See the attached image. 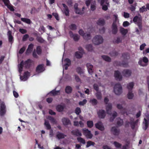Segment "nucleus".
Returning <instances> with one entry per match:
<instances>
[{
	"label": "nucleus",
	"mask_w": 149,
	"mask_h": 149,
	"mask_svg": "<svg viewBox=\"0 0 149 149\" xmlns=\"http://www.w3.org/2000/svg\"><path fill=\"white\" fill-rule=\"evenodd\" d=\"M30 76V73L28 71L25 72L23 76H21L20 79L24 81L26 80Z\"/></svg>",
	"instance_id": "obj_14"
},
{
	"label": "nucleus",
	"mask_w": 149,
	"mask_h": 149,
	"mask_svg": "<svg viewBox=\"0 0 149 149\" xmlns=\"http://www.w3.org/2000/svg\"><path fill=\"white\" fill-rule=\"evenodd\" d=\"M120 31L121 34L124 36L128 32L127 29H125L122 27H120Z\"/></svg>",
	"instance_id": "obj_28"
},
{
	"label": "nucleus",
	"mask_w": 149,
	"mask_h": 149,
	"mask_svg": "<svg viewBox=\"0 0 149 149\" xmlns=\"http://www.w3.org/2000/svg\"><path fill=\"white\" fill-rule=\"evenodd\" d=\"M95 126L96 128L101 131H103L104 130V127L103 123L101 121H99L95 124Z\"/></svg>",
	"instance_id": "obj_9"
},
{
	"label": "nucleus",
	"mask_w": 149,
	"mask_h": 149,
	"mask_svg": "<svg viewBox=\"0 0 149 149\" xmlns=\"http://www.w3.org/2000/svg\"><path fill=\"white\" fill-rule=\"evenodd\" d=\"M62 121L64 125H68L69 124H70V120L68 118H63L62 119Z\"/></svg>",
	"instance_id": "obj_21"
},
{
	"label": "nucleus",
	"mask_w": 149,
	"mask_h": 149,
	"mask_svg": "<svg viewBox=\"0 0 149 149\" xmlns=\"http://www.w3.org/2000/svg\"><path fill=\"white\" fill-rule=\"evenodd\" d=\"M95 144V143L94 142L90 141H88L87 142V145L86 146V147L87 148L91 146H94Z\"/></svg>",
	"instance_id": "obj_43"
},
{
	"label": "nucleus",
	"mask_w": 149,
	"mask_h": 149,
	"mask_svg": "<svg viewBox=\"0 0 149 149\" xmlns=\"http://www.w3.org/2000/svg\"><path fill=\"white\" fill-rule=\"evenodd\" d=\"M134 96L133 94L132 93V91L129 90L127 94V97L129 99H132Z\"/></svg>",
	"instance_id": "obj_45"
},
{
	"label": "nucleus",
	"mask_w": 149,
	"mask_h": 149,
	"mask_svg": "<svg viewBox=\"0 0 149 149\" xmlns=\"http://www.w3.org/2000/svg\"><path fill=\"white\" fill-rule=\"evenodd\" d=\"M98 117L100 119H104L106 116L105 111L102 109L99 110L97 113Z\"/></svg>",
	"instance_id": "obj_5"
},
{
	"label": "nucleus",
	"mask_w": 149,
	"mask_h": 149,
	"mask_svg": "<svg viewBox=\"0 0 149 149\" xmlns=\"http://www.w3.org/2000/svg\"><path fill=\"white\" fill-rule=\"evenodd\" d=\"M142 61L145 64H148V58L145 56H144L143 58Z\"/></svg>",
	"instance_id": "obj_64"
},
{
	"label": "nucleus",
	"mask_w": 149,
	"mask_h": 149,
	"mask_svg": "<svg viewBox=\"0 0 149 149\" xmlns=\"http://www.w3.org/2000/svg\"><path fill=\"white\" fill-rule=\"evenodd\" d=\"M44 66L43 64H40L38 65L36 68V72L38 73H41L44 71L45 70Z\"/></svg>",
	"instance_id": "obj_13"
},
{
	"label": "nucleus",
	"mask_w": 149,
	"mask_h": 149,
	"mask_svg": "<svg viewBox=\"0 0 149 149\" xmlns=\"http://www.w3.org/2000/svg\"><path fill=\"white\" fill-rule=\"evenodd\" d=\"M111 131L114 136L118 135L120 132V130L117 129V127L115 126L111 127Z\"/></svg>",
	"instance_id": "obj_8"
},
{
	"label": "nucleus",
	"mask_w": 149,
	"mask_h": 149,
	"mask_svg": "<svg viewBox=\"0 0 149 149\" xmlns=\"http://www.w3.org/2000/svg\"><path fill=\"white\" fill-rule=\"evenodd\" d=\"M19 31L22 34L26 33L27 32L26 30L23 29H20Z\"/></svg>",
	"instance_id": "obj_59"
},
{
	"label": "nucleus",
	"mask_w": 149,
	"mask_h": 149,
	"mask_svg": "<svg viewBox=\"0 0 149 149\" xmlns=\"http://www.w3.org/2000/svg\"><path fill=\"white\" fill-rule=\"evenodd\" d=\"M113 144L116 148H120L122 146L121 144L116 141L113 142Z\"/></svg>",
	"instance_id": "obj_50"
},
{
	"label": "nucleus",
	"mask_w": 149,
	"mask_h": 149,
	"mask_svg": "<svg viewBox=\"0 0 149 149\" xmlns=\"http://www.w3.org/2000/svg\"><path fill=\"white\" fill-rule=\"evenodd\" d=\"M74 11L75 13L77 14H78L80 15H82L83 14V12H81V9L79 8L74 10Z\"/></svg>",
	"instance_id": "obj_55"
},
{
	"label": "nucleus",
	"mask_w": 149,
	"mask_h": 149,
	"mask_svg": "<svg viewBox=\"0 0 149 149\" xmlns=\"http://www.w3.org/2000/svg\"><path fill=\"white\" fill-rule=\"evenodd\" d=\"M133 120H131L130 123L131 128L132 130H134L135 128V125L138 121V120H136L135 121H134Z\"/></svg>",
	"instance_id": "obj_30"
},
{
	"label": "nucleus",
	"mask_w": 149,
	"mask_h": 149,
	"mask_svg": "<svg viewBox=\"0 0 149 149\" xmlns=\"http://www.w3.org/2000/svg\"><path fill=\"white\" fill-rule=\"evenodd\" d=\"M24 65V62L22 61L18 65L19 72V73H21L22 71Z\"/></svg>",
	"instance_id": "obj_33"
},
{
	"label": "nucleus",
	"mask_w": 149,
	"mask_h": 149,
	"mask_svg": "<svg viewBox=\"0 0 149 149\" xmlns=\"http://www.w3.org/2000/svg\"><path fill=\"white\" fill-rule=\"evenodd\" d=\"M103 41L102 37L100 35H96L93 39V43L95 45H99L102 43Z\"/></svg>",
	"instance_id": "obj_2"
},
{
	"label": "nucleus",
	"mask_w": 149,
	"mask_h": 149,
	"mask_svg": "<svg viewBox=\"0 0 149 149\" xmlns=\"http://www.w3.org/2000/svg\"><path fill=\"white\" fill-rule=\"evenodd\" d=\"M91 102L93 105H96L97 103V100L95 99L91 100Z\"/></svg>",
	"instance_id": "obj_57"
},
{
	"label": "nucleus",
	"mask_w": 149,
	"mask_h": 149,
	"mask_svg": "<svg viewBox=\"0 0 149 149\" xmlns=\"http://www.w3.org/2000/svg\"><path fill=\"white\" fill-rule=\"evenodd\" d=\"M112 109V105L110 103H108L106 106V111L107 113L108 114H110L111 110Z\"/></svg>",
	"instance_id": "obj_20"
},
{
	"label": "nucleus",
	"mask_w": 149,
	"mask_h": 149,
	"mask_svg": "<svg viewBox=\"0 0 149 149\" xmlns=\"http://www.w3.org/2000/svg\"><path fill=\"white\" fill-rule=\"evenodd\" d=\"M130 24V23L127 21L124 22L123 24V25L124 27H127L129 26Z\"/></svg>",
	"instance_id": "obj_61"
},
{
	"label": "nucleus",
	"mask_w": 149,
	"mask_h": 149,
	"mask_svg": "<svg viewBox=\"0 0 149 149\" xmlns=\"http://www.w3.org/2000/svg\"><path fill=\"white\" fill-rule=\"evenodd\" d=\"M64 108L63 106L61 105H58L56 107L57 110L59 112H61L63 111Z\"/></svg>",
	"instance_id": "obj_36"
},
{
	"label": "nucleus",
	"mask_w": 149,
	"mask_h": 149,
	"mask_svg": "<svg viewBox=\"0 0 149 149\" xmlns=\"http://www.w3.org/2000/svg\"><path fill=\"white\" fill-rule=\"evenodd\" d=\"M76 71L77 73L79 74H81L83 73V70L80 67H78L76 68Z\"/></svg>",
	"instance_id": "obj_49"
},
{
	"label": "nucleus",
	"mask_w": 149,
	"mask_h": 149,
	"mask_svg": "<svg viewBox=\"0 0 149 149\" xmlns=\"http://www.w3.org/2000/svg\"><path fill=\"white\" fill-rule=\"evenodd\" d=\"M44 125L46 127V129L48 130H49L51 129V126L49 121L46 120H45Z\"/></svg>",
	"instance_id": "obj_38"
},
{
	"label": "nucleus",
	"mask_w": 149,
	"mask_h": 149,
	"mask_svg": "<svg viewBox=\"0 0 149 149\" xmlns=\"http://www.w3.org/2000/svg\"><path fill=\"white\" fill-rule=\"evenodd\" d=\"M134 22L138 26L140 31L142 30V18L137 16H135L133 20Z\"/></svg>",
	"instance_id": "obj_1"
},
{
	"label": "nucleus",
	"mask_w": 149,
	"mask_h": 149,
	"mask_svg": "<svg viewBox=\"0 0 149 149\" xmlns=\"http://www.w3.org/2000/svg\"><path fill=\"white\" fill-rule=\"evenodd\" d=\"M134 86V83L133 82H131L129 83L127 86V88L128 89L129 91L130 90L132 91Z\"/></svg>",
	"instance_id": "obj_40"
},
{
	"label": "nucleus",
	"mask_w": 149,
	"mask_h": 149,
	"mask_svg": "<svg viewBox=\"0 0 149 149\" xmlns=\"http://www.w3.org/2000/svg\"><path fill=\"white\" fill-rule=\"evenodd\" d=\"M69 33L71 38H72L75 41H77L79 39V37L78 35L76 34H73L72 32L70 31Z\"/></svg>",
	"instance_id": "obj_11"
},
{
	"label": "nucleus",
	"mask_w": 149,
	"mask_h": 149,
	"mask_svg": "<svg viewBox=\"0 0 149 149\" xmlns=\"http://www.w3.org/2000/svg\"><path fill=\"white\" fill-rule=\"evenodd\" d=\"M65 91L66 93L68 94L71 93L72 91V88L69 86H66Z\"/></svg>",
	"instance_id": "obj_37"
},
{
	"label": "nucleus",
	"mask_w": 149,
	"mask_h": 149,
	"mask_svg": "<svg viewBox=\"0 0 149 149\" xmlns=\"http://www.w3.org/2000/svg\"><path fill=\"white\" fill-rule=\"evenodd\" d=\"M82 37L84 40H90L91 37V34L90 33H85Z\"/></svg>",
	"instance_id": "obj_25"
},
{
	"label": "nucleus",
	"mask_w": 149,
	"mask_h": 149,
	"mask_svg": "<svg viewBox=\"0 0 149 149\" xmlns=\"http://www.w3.org/2000/svg\"><path fill=\"white\" fill-rule=\"evenodd\" d=\"M69 28L70 30L74 31L77 29V26L75 24H72L69 26Z\"/></svg>",
	"instance_id": "obj_41"
},
{
	"label": "nucleus",
	"mask_w": 149,
	"mask_h": 149,
	"mask_svg": "<svg viewBox=\"0 0 149 149\" xmlns=\"http://www.w3.org/2000/svg\"><path fill=\"white\" fill-rule=\"evenodd\" d=\"M81 111L80 108L79 107H77L76 108L75 110V113L77 115H79V114L81 113Z\"/></svg>",
	"instance_id": "obj_53"
},
{
	"label": "nucleus",
	"mask_w": 149,
	"mask_h": 149,
	"mask_svg": "<svg viewBox=\"0 0 149 149\" xmlns=\"http://www.w3.org/2000/svg\"><path fill=\"white\" fill-rule=\"evenodd\" d=\"M7 35L8 36V41L11 42H13V37L12 35V31L10 30L8 31Z\"/></svg>",
	"instance_id": "obj_29"
},
{
	"label": "nucleus",
	"mask_w": 149,
	"mask_h": 149,
	"mask_svg": "<svg viewBox=\"0 0 149 149\" xmlns=\"http://www.w3.org/2000/svg\"><path fill=\"white\" fill-rule=\"evenodd\" d=\"M147 8L145 6H143L141 8H140L139 11L140 13H143L144 12L147 11Z\"/></svg>",
	"instance_id": "obj_52"
},
{
	"label": "nucleus",
	"mask_w": 149,
	"mask_h": 149,
	"mask_svg": "<svg viewBox=\"0 0 149 149\" xmlns=\"http://www.w3.org/2000/svg\"><path fill=\"white\" fill-rule=\"evenodd\" d=\"M86 66L89 73L92 74L93 72V65L90 63H87L86 65Z\"/></svg>",
	"instance_id": "obj_19"
},
{
	"label": "nucleus",
	"mask_w": 149,
	"mask_h": 149,
	"mask_svg": "<svg viewBox=\"0 0 149 149\" xmlns=\"http://www.w3.org/2000/svg\"><path fill=\"white\" fill-rule=\"evenodd\" d=\"M122 74L124 76L128 77L131 76L132 72L130 70L125 69L122 71Z\"/></svg>",
	"instance_id": "obj_15"
},
{
	"label": "nucleus",
	"mask_w": 149,
	"mask_h": 149,
	"mask_svg": "<svg viewBox=\"0 0 149 149\" xmlns=\"http://www.w3.org/2000/svg\"><path fill=\"white\" fill-rule=\"evenodd\" d=\"M75 55L76 58L78 59L81 58L82 56V54L81 52H76Z\"/></svg>",
	"instance_id": "obj_42"
},
{
	"label": "nucleus",
	"mask_w": 149,
	"mask_h": 149,
	"mask_svg": "<svg viewBox=\"0 0 149 149\" xmlns=\"http://www.w3.org/2000/svg\"><path fill=\"white\" fill-rule=\"evenodd\" d=\"M117 64L118 65L124 67H127L128 65V62H125L124 61H123L122 63H120V62H117Z\"/></svg>",
	"instance_id": "obj_32"
},
{
	"label": "nucleus",
	"mask_w": 149,
	"mask_h": 149,
	"mask_svg": "<svg viewBox=\"0 0 149 149\" xmlns=\"http://www.w3.org/2000/svg\"><path fill=\"white\" fill-rule=\"evenodd\" d=\"M122 57L124 60L126 61L129 59L130 58V55L128 53L125 52L122 54Z\"/></svg>",
	"instance_id": "obj_23"
},
{
	"label": "nucleus",
	"mask_w": 149,
	"mask_h": 149,
	"mask_svg": "<svg viewBox=\"0 0 149 149\" xmlns=\"http://www.w3.org/2000/svg\"><path fill=\"white\" fill-rule=\"evenodd\" d=\"M86 48L88 51L91 52L93 50V47L91 44L87 45L86 46Z\"/></svg>",
	"instance_id": "obj_47"
},
{
	"label": "nucleus",
	"mask_w": 149,
	"mask_h": 149,
	"mask_svg": "<svg viewBox=\"0 0 149 149\" xmlns=\"http://www.w3.org/2000/svg\"><path fill=\"white\" fill-rule=\"evenodd\" d=\"M71 134L72 135L76 136H82V134L81 132L78 129L72 130L71 132Z\"/></svg>",
	"instance_id": "obj_18"
},
{
	"label": "nucleus",
	"mask_w": 149,
	"mask_h": 149,
	"mask_svg": "<svg viewBox=\"0 0 149 149\" xmlns=\"http://www.w3.org/2000/svg\"><path fill=\"white\" fill-rule=\"evenodd\" d=\"M21 19L22 21L26 24H30L31 22V21L30 19L28 18H21Z\"/></svg>",
	"instance_id": "obj_35"
},
{
	"label": "nucleus",
	"mask_w": 149,
	"mask_h": 149,
	"mask_svg": "<svg viewBox=\"0 0 149 149\" xmlns=\"http://www.w3.org/2000/svg\"><path fill=\"white\" fill-rule=\"evenodd\" d=\"M111 28L112 33L113 34H116L117 33L118 30L116 21L113 22Z\"/></svg>",
	"instance_id": "obj_12"
},
{
	"label": "nucleus",
	"mask_w": 149,
	"mask_h": 149,
	"mask_svg": "<svg viewBox=\"0 0 149 149\" xmlns=\"http://www.w3.org/2000/svg\"><path fill=\"white\" fill-rule=\"evenodd\" d=\"M83 133L84 135L88 139H91L93 137V135L91 133L90 131L88 129H83Z\"/></svg>",
	"instance_id": "obj_4"
},
{
	"label": "nucleus",
	"mask_w": 149,
	"mask_h": 149,
	"mask_svg": "<svg viewBox=\"0 0 149 149\" xmlns=\"http://www.w3.org/2000/svg\"><path fill=\"white\" fill-rule=\"evenodd\" d=\"M26 48L24 46L21 48L19 51V53L20 54H22L25 50Z\"/></svg>",
	"instance_id": "obj_63"
},
{
	"label": "nucleus",
	"mask_w": 149,
	"mask_h": 149,
	"mask_svg": "<svg viewBox=\"0 0 149 149\" xmlns=\"http://www.w3.org/2000/svg\"><path fill=\"white\" fill-rule=\"evenodd\" d=\"M36 52L37 54L38 55H40L42 52V50L41 48V47L40 46H38L36 49Z\"/></svg>",
	"instance_id": "obj_44"
},
{
	"label": "nucleus",
	"mask_w": 149,
	"mask_h": 149,
	"mask_svg": "<svg viewBox=\"0 0 149 149\" xmlns=\"http://www.w3.org/2000/svg\"><path fill=\"white\" fill-rule=\"evenodd\" d=\"M87 125L88 127L92 128L93 126V121L91 120L88 121L87 122Z\"/></svg>",
	"instance_id": "obj_48"
},
{
	"label": "nucleus",
	"mask_w": 149,
	"mask_h": 149,
	"mask_svg": "<svg viewBox=\"0 0 149 149\" xmlns=\"http://www.w3.org/2000/svg\"><path fill=\"white\" fill-rule=\"evenodd\" d=\"M105 21L103 19L99 18L97 21V24L100 26H103L105 24Z\"/></svg>",
	"instance_id": "obj_27"
},
{
	"label": "nucleus",
	"mask_w": 149,
	"mask_h": 149,
	"mask_svg": "<svg viewBox=\"0 0 149 149\" xmlns=\"http://www.w3.org/2000/svg\"><path fill=\"white\" fill-rule=\"evenodd\" d=\"M123 120L120 118L119 120H118L117 122V124L118 126H121L123 125Z\"/></svg>",
	"instance_id": "obj_56"
},
{
	"label": "nucleus",
	"mask_w": 149,
	"mask_h": 149,
	"mask_svg": "<svg viewBox=\"0 0 149 149\" xmlns=\"http://www.w3.org/2000/svg\"><path fill=\"white\" fill-rule=\"evenodd\" d=\"M87 102V100L86 99L82 101H80L79 102V104L80 105H84L86 104Z\"/></svg>",
	"instance_id": "obj_60"
},
{
	"label": "nucleus",
	"mask_w": 149,
	"mask_h": 149,
	"mask_svg": "<svg viewBox=\"0 0 149 149\" xmlns=\"http://www.w3.org/2000/svg\"><path fill=\"white\" fill-rule=\"evenodd\" d=\"M144 122H143V123L144 124L145 127L143 128L144 130H146L148 128L149 125V118L147 120L146 118L144 119Z\"/></svg>",
	"instance_id": "obj_22"
},
{
	"label": "nucleus",
	"mask_w": 149,
	"mask_h": 149,
	"mask_svg": "<svg viewBox=\"0 0 149 149\" xmlns=\"http://www.w3.org/2000/svg\"><path fill=\"white\" fill-rule=\"evenodd\" d=\"M50 121L51 123L53 124H56L57 123V121L53 117L51 116H48L47 118Z\"/></svg>",
	"instance_id": "obj_34"
},
{
	"label": "nucleus",
	"mask_w": 149,
	"mask_h": 149,
	"mask_svg": "<svg viewBox=\"0 0 149 149\" xmlns=\"http://www.w3.org/2000/svg\"><path fill=\"white\" fill-rule=\"evenodd\" d=\"M31 60L30 59H29L24 62V65L25 68L29 69L31 66Z\"/></svg>",
	"instance_id": "obj_16"
},
{
	"label": "nucleus",
	"mask_w": 149,
	"mask_h": 149,
	"mask_svg": "<svg viewBox=\"0 0 149 149\" xmlns=\"http://www.w3.org/2000/svg\"><path fill=\"white\" fill-rule=\"evenodd\" d=\"M77 141L79 143L84 144L86 143L85 140L81 137H79L77 138Z\"/></svg>",
	"instance_id": "obj_46"
},
{
	"label": "nucleus",
	"mask_w": 149,
	"mask_h": 149,
	"mask_svg": "<svg viewBox=\"0 0 149 149\" xmlns=\"http://www.w3.org/2000/svg\"><path fill=\"white\" fill-rule=\"evenodd\" d=\"M66 136V135L64 134L63 133L59 132L56 135V138L59 139H63Z\"/></svg>",
	"instance_id": "obj_26"
},
{
	"label": "nucleus",
	"mask_w": 149,
	"mask_h": 149,
	"mask_svg": "<svg viewBox=\"0 0 149 149\" xmlns=\"http://www.w3.org/2000/svg\"><path fill=\"white\" fill-rule=\"evenodd\" d=\"M100 4L102 6V9L104 10H107L108 9V6L109 5L108 1H100Z\"/></svg>",
	"instance_id": "obj_7"
},
{
	"label": "nucleus",
	"mask_w": 149,
	"mask_h": 149,
	"mask_svg": "<svg viewBox=\"0 0 149 149\" xmlns=\"http://www.w3.org/2000/svg\"><path fill=\"white\" fill-rule=\"evenodd\" d=\"M75 79L76 82H80L81 81V79L77 75H74Z\"/></svg>",
	"instance_id": "obj_62"
},
{
	"label": "nucleus",
	"mask_w": 149,
	"mask_h": 149,
	"mask_svg": "<svg viewBox=\"0 0 149 149\" xmlns=\"http://www.w3.org/2000/svg\"><path fill=\"white\" fill-rule=\"evenodd\" d=\"M102 57L103 59L105 61L110 62L111 61V58L108 56L104 55H102Z\"/></svg>",
	"instance_id": "obj_39"
},
{
	"label": "nucleus",
	"mask_w": 149,
	"mask_h": 149,
	"mask_svg": "<svg viewBox=\"0 0 149 149\" xmlns=\"http://www.w3.org/2000/svg\"><path fill=\"white\" fill-rule=\"evenodd\" d=\"M6 112V107L4 103H1L0 108V115L1 116H3Z\"/></svg>",
	"instance_id": "obj_6"
},
{
	"label": "nucleus",
	"mask_w": 149,
	"mask_h": 149,
	"mask_svg": "<svg viewBox=\"0 0 149 149\" xmlns=\"http://www.w3.org/2000/svg\"><path fill=\"white\" fill-rule=\"evenodd\" d=\"M96 96L98 100L101 99L102 98L101 94L100 93L97 92L96 94Z\"/></svg>",
	"instance_id": "obj_58"
},
{
	"label": "nucleus",
	"mask_w": 149,
	"mask_h": 149,
	"mask_svg": "<svg viewBox=\"0 0 149 149\" xmlns=\"http://www.w3.org/2000/svg\"><path fill=\"white\" fill-rule=\"evenodd\" d=\"M1 1H3L5 5L11 11H14V9L13 6L10 4L9 1H0V3H1Z\"/></svg>",
	"instance_id": "obj_10"
},
{
	"label": "nucleus",
	"mask_w": 149,
	"mask_h": 149,
	"mask_svg": "<svg viewBox=\"0 0 149 149\" xmlns=\"http://www.w3.org/2000/svg\"><path fill=\"white\" fill-rule=\"evenodd\" d=\"M36 40L38 42L40 43H43L45 41V40L43 38L40 37H37L36 38Z\"/></svg>",
	"instance_id": "obj_54"
},
{
	"label": "nucleus",
	"mask_w": 149,
	"mask_h": 149,
	"mask_svg": "<svg viewBox=\"0 0 149 149\" xmlns=\"http://www.w3.org/2000/svg\"><path fill=\"white\" fill-rule=\"evenodd\" d=\"M56 88H55L54 89L51 91L50 92V93L52 94L53 96H55L58 95H59L60 93V90L56 91Z\"/></svg>",
	"instance_id": "obj_31"
},
{
	"label": "nucleus",
	"mask_w": 149,
	"mask_h": 149,
	"mask_svg": "<svg viewBox=\"0 0 149 149\" xmlns=\"http://www.w3.org/2000/svg\"><path fill=\"white\" fill-rule=\"evenodd\" d=\"M64 8V12L66 16H69V10L68 6L65 4H62Z\"/></svg>",
	"instance_id": "obj_24"
},
{
	"label": "nucleus",
	"mask_w": 149,
	"mask_h": 149,
	"mask_svg": "<svg viewBox=\"0 0 149 149\" xmlns=\"http://www.w3.org/2000/svg\"><path fill=\"white\" fill-rule=\"evenodd\" d=\"M114 77L117 80L121 81L122 79V76L120 74V72L118 70L115 71Z\"/></svg>",
	"instance_id": "obj_17"
},
{
	"label": "nucleus",
	"mask_w": 149,
	"mask_h": 149,
	"mask_svg": "<svg viewBox=\"0 0 149 149\" xmlns=\"http://www.w3.org/2000/svg\"><path fill=\"white\" fill-rule=\"evenodd\" d=\"M138 64L141 66L143 67L146 66L148 64H145L143 63V61L141 59H140L138 62Z\"/></svg>",
	"instance_id": "obj_51"
},
{
	"label": "nucleus",
	"mask_w": 149,
	"mask_h": 149,
	"mask_svg": "<svg viewBox=\"0 0 149 149\" xmlns=\"http://www.w3.org/2000/svg\"><path fill=\"white\" fill-rule=\"evenodd\" d=\"M114 91L117 95H120L122 92V87L119 83L116 84L114 87Z\"/></svg>",
	"instance_id": "obj_3"
}]
</instances>
